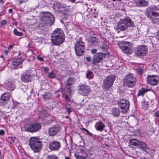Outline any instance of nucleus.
<instances>
[{
    "instance_id": "1",
    "label": "nucleus",
    "mask_w": 159,
    "mask_h": 159,
    "mask_svg": "<svg viewBox=\"0 0 159 159\" xmlns=\"http://www.w3.org/2000/svg\"><path fill=\"white\" fill-rule=\"evenodd\" d=\"M40 20L36 23V28L38 30H44L47 25H52L54 22V16L51 12H42L40 14Z\"/></svg>"
},
{
    "instance_id": "2",
    "label": "nucleus",
    "mask_w": 159,
    "mask_h": 159,
    "mask_svg": "<svg viewBox=\"0 0 159 159\" xmlns=\"http://www.w3.org/2000/svg\"><path fill=\"white\" fill-rule=\"evenodd\" d=\"M65 40L64 35L60 29L55 30L51 36V42L52 45H59Z\"/></svg>"
},
{
    "instance_id": "3",
    "label": "nucleus",
    "mask_w": 159,
    "mask_h": 159,
    "mask_svg": "<svg viewBox=\"0 0 159 159\" xmlns=\"http://www.w3.org/2000/svg\"><path fill=\"white\" fill-rule=\"evenodd\" d=\"M134 23L128 17L124 19H120L118 22L116 30L118 31H123L127 29L128 27L133 26Z\"/></svg>"
},
{
    "instance_id": "4",
    "label": "nucleus",
    "mask_w": 159,
    "mask_h": 159,
    "mask_svg": "<svg viewBox=\"0 0 159 159\" xmlns=\"http://www.w3.org/2000/svg\"><path fill=\"white\" fill-rule=\"evenodd\" d=\"M30 148L35 152H39L41 150L42 145L40 139L37 137H31L29 141Z\"/></svg>"
},
{
    "instance_id": "5",
    "label": "nucleus",
    "mask_w": 159,
    "mask_h": 159,
    "mask_svg": "<svg viewBox=\"0 0 159 159\" xmlns=\"http://www.w3.org/2000/svg\"><path fill=\"white\" fill-rule=\"evenodd\" d=\"M136 79L131 73L127 74L123 80V85L128 88H132L136 84Z\"/></svg>"
},
{
    "instance_id": "6",
    "label": "nucleus",
    "mask_w": 159,
    "mask_h": 159,
    "mask_svg": "<svg viewBox=\"0 0 159 159\" xmlns=\"http://www.w3.org/2000/svg\"><path fill=\"white\" fill-rule=\"evenodd\" d=\"M83 38L82 37L79 39L76 42L75 49L76 55L79 56L83 55L85 50V43L82 41Z\"/></svg>"
},
{
    "instance_id": "7",
    "label": "nucleus",
    "mask_w": 159,
    "mask_h": 159,
    "mask_svg": "<svg viewBox=\"0 0 159 159\" xmlns=\"http://www.w3.org/2000/svg\"><path fill=\"white\" fill-rule=\"evenodd\" d=\"M116 79V77L113 75H110L108 76L104 80L102 85L103 89L108 91L112 87Z\"/></svg>"
},
{
    "instance_id": "8",
    "label": "nucleus",
    "mask_w": 159,
    "mask_h": 159,
    "mask_svg": "<svg viewBox=\"0 0 159 159\" xmlns=\"http://www.w3.org/2000/svg\"><path fill=\"white\" fill-rule=\"evenodd\" d=\"M15 53L18 54V55L15 57L12 61L11 68L14 69L21 68L22 65L21 64L24 61V59L22 58L20 52H16Z\"/></svg>"
},
{
    "instance_id": "9",
    "label": "nucleus",
    "mask_w": 159,
    "mask_h": 159,
    "mask_svg": "<svg viewBox=\"0 0 159 159\" xmlns=\"http://www.w3.org/2000/svg\"><path fill=\"white\" fill-rule=\"evenodd\" d=\"M145 12L148 17H151L152 16H159V7L155 5H151L146 9Z\"/></svg>"
},
{
    "instance_id": "10",
    "label": "nucleus",
    "mask_w": 159,
    "mask_h": 159,
    "mask_svg": "<svg viewBox=\"0 0 159 159\" xmlns=\"http://www.w3.org/2000/svg\"><path fill=\"white\" fill-rule=\"evenodd\" d=\"M148 52V48L145 45H141L135 48L134 55L135 56L141 57L146 56Z\"/></svg>"
},
{
    "instance_id": "11",
    "label": "nucleus",
    "mask_w": 159,
    "mask_h": 159,
    "mask_svg": "<svg viewBox=\"0 0 159 159\" xmlns=\"http://www.w3.org/2000/svg\"><path fill=\"white\" fill-rule=\"evenodd\" d=\"M24 128L26 131L33 133L40 129L41 128V125L39 122H36L33 124L27 123L24 125Z\"/></svg>"
},
{
    "instance_id": "12",
    "label": "nucleus",
    "mask_w": 159,
    "mask_h": 159,
    "mask_svg": "<svg viewBox=\"0 0 159 159\" xmlns=\"http://www.w3.org/2000/svg\"><path fill=\"white\" fill-rule=\"evenodd\" d=\"M34 76V74L33 73L32 70H28L22 74L21 77L23 82L27 83L31 82Z\"/></svg>"
},
{
    "instance_id": "13",
    "label": "nucleus",
    "mask_w": 159,
    "mask_h": 159,
    "mask_svg": "<svg viewBox=\"0 0 159 159\" xmlns=\"http://www.w3.org/2000/svg\"><path fill=\"white\" fill-rule=\"evenodd\" d=\"M78 93L84 96L88 95L91 91L89 86L86 84L80 85L78 86Z\"/></svg>"
},
{
    "instance_id": "14",
    "label": "nucleus",
    "mask_w": 159,
    "mask_h": 159,
    "mask_svg": "<svg viewBox=\"0 0 159 159\" xmlns=\"http://www.w3.org/2000/svg\"><path fill=\"white\" fill-rule=\"evenodd\" d=\"M118 105L124 112H127V111L129 110L130 103L127 99L125 98L120 99L118 102Z\"/></svg>"
},
{
    "instance_id": "15",
    "label": "nucleus",
    "mask_w": 159,
    "mask_h": 159,
    "mask_svg": "<svg viewBox=\"0 0 159 159\" xmlns=\"http://www.w3.org/2000/svg\"><path fill=\"white\" fill-rule=\"evenodd\" d=\"M60 142L57 140H53L49 143L48 148L52 151H58L61 147Z\"/></svg>"
},
{
    "instance_id": "16",
    "label": "nucleus",
    "mask_w": 159,
    "mask_h": 159,
    "mask_svg": "<svg viewBox=\"0 0 159 159\" xmlns=\"http://www.w3.org/2000/svg\"><path fill=\"white\" fill-rule=\"evenodd\" d=\"M159 81V77L157 75H148L147 77V83L152 86H155L157 84Z\"/></svg>"
},
{
    "instance_id": "17",
    "label": "nucleus",
    "mask_w": 159,
    "mask_h": 159,
    "mask_svg": "<svg viewBox=\"0 0 159 159\" xmlns=\"http://www.w3.org/2000/svg\"><path fill=\"white\" fill-rule=\"evenodd\" d=\"M105 55V54L102 52H99L94 55L92 58V63L94 65H96L97 63L101 62Z\"/></svg>"
},
{
    "instance_id": "18",
    "label": "nucleus",
    "mask_w": 159,
    "mask_h": 159,
    "mask_svg": "<svg viewBox=\"0 0 159 159\" xmlns=\"http://www.w3.org/2000/svg\"><path fill=\"white\" fill-rule=\"evenodd\" d=\"M125 44L121 47V50L124 53L131 54L132 53V44L130 42H126Z\"/></svg>"
},
{
    "instance_id": "19",
    "label": "nucleus",
    "mask_w": 159,
    "mask_h": 159,
    "mask_svg": "<svg viewBox=\"0 0 159 159\" xmlns=\"http://www.w3.org/2000/svg\"><path fill=\"white\" fill-rule=\"evenodd\" d=\"M60 125L57 124L55 125L48 129V134L50 136H54L60 131Z\"/></svg>"
},
{
    "instance_id": "20",
    "label": "nucleus",
    "mask_w": 159,
    "mask_h": 159,
    "mask_svg": "<svg viewBox=\"0 0 159 159\" xmlns=\"http://www.w3.org/2000/svg\"><path fill=\"white\" fill-rule=\"evenodd\" d=\"M98 39L95 34L90 35L88 39L89 45L91 46H96L98 43Z\"/></svg>"
},
{
    "instance_id": "21",
    "label": "nucleus",
    "mask_w": 159,
    "mask_h": 159,
    "mask_svg": "<svg viewBox=\"0 0 159 159\" xmlns=\"http://www.w3.org/2000/svg\"><path fill=\"white\" fill-rule=\"evenodd\" d=\"M134 3L136 6L144 7L148 6V3L145 0H134Z\"/></svg>"
},
{
    "instance_id": "22",
    "label": "nucleus",
    "mask_w": 159,
    "mask_h": 159,
    "mask_svg": "<svg viewBox=\"0 0 159 159\" xmlns=\"http://www.w3.org/2000/svg\"><path fill=\"white\" fill-rule=\"evenodd\" d=\"M96 129L98 131H102L105 127V124L101 121L97 122L95 125Z\"/></svg>"
},
{
    "instance_id": "23",
    "label": "nucleus",
    "mask_w": 159,
    "mask_h": 159,
    "mask_svg": "<svg viewBox=\"0 0 159 159\" xmlns=\"http://www.w3.org/2000/svg\"><path fill=\"white\" fill-rule=\"evenodd\" d=\"M109 43L108 41H104L102 46L100 47L101 50L104 52H107L109 48Z\"/></svg>"
},
{
    "instance_id": "24",
    "label": "nucleus",
    "mask_w": 159,
    "mask_h": 159,
    "mask_svg": "<svg viewBox=\"0 0 159 159\" xmlns=\"http://www.w3.org/2000/svg\"><path fill=\"white\" fill-rule=\"evenodd\" d=\"M75 80L73 78H69L65 82V84L66 86H71L75 82Z\"/></svg>"
},
{
    "instance_id": "25",
    "label": "nucleus",
    "mask_w": 159,
    "mask_h": 159,
    "mask_svg": "<svg viewBox=\"0 0 159 159\" xmlns=\"http://www.w3.org/2000/svg\"><path fill=\"white\" fill-rule=\"evenodd\" d=\"M139 141L134 139H131L129 140V144L130 146H136L139 144Z\"/></svg>"
},
{
    "instance_id": "26",
    "label": "nucleus",
    "mask_w": 159,
    "mask_h": 159,
    "mask_svg": "<svg viewBox=\"0 0 159 159\" xmlns=\"http://www.w3.org/2000/svg\"><path fill=\"white\" fill-rule=\"evenodd\" d=\"M137 67L136 70L137 73L140 75H142L144 71L143 70L144 67L143 65L141 64L140 66H137Z\"/></svg>"
},
{
    "instance_id": "27",
    "label": "nucleus",
    "mask_w": 159,
    "mask_h": 159,
    "mask_svg": "<svg viewBox=\"0 0 159 159\" xmlns=\"http://www.w3.org/2000/svg\"><path fill=\"white\" fill-rule=\"evenodd\" d=\"M11 96V94L10 93L5 92L1 95V97L9 101Z\"/></svg>"
},
{
    "instance_id": "28",
    "label": "nucleus",
    "mask_w": 159,
    "mask_h": 159,
    "mask_svg": "<svg viewBox=\"0 0 159 159\" xmlns=\"http://www.w3.org/2000/svg\"><path fill=\"white\" fill-rule=\"evenodd\" d=\"M74 156L77 159H86L87 154L86 153H84L83 154L82 156H81L78 154L75 153Z\"/></svg>"
},
{
    "instance_id": "29",
    "label": "nucleus",
    "mask_w": 159,
    "mask_h": 159,
    "mask_svg": "<svg viewBox=\"0 0 159 159\" xmlns=\"http://www.w3.org/2000/svg\"><path fill=\"white\" fill-rule=\"evenodd\" d=\"M158 16H152L151 17H148L151 20V21L154 24H159V19L157 17Z\"/></svg>"
},
{
    "instance_id": "30",
    "label": "nucleus",
    "mask_w": 159,
    "mask_h": 159,
    "mask_svg": "<svg viewBox=\"0 0 159 159\" xmlns=\"http://www.w3.org/2000/svg\"><path fill=\"white\" fill-rule=\"evenodd\" d=\"M57 75L56 72L54 70H52L51 71L48 73V77L51 79L54 78Z\"/></svg>"
},
{
    "instance_id": "31",
    "label": "nucleus",
    "mask_w": 159,
    "mask_h": 159,
    "mask_svg": "<svg viewBox=\"0 0 159 159\" xmlns=\"http://www.w3.org/2000/svg\"><path fill=\"white\" fill-rule=\"evenodd\" d=\"M112 113L114 116L117 117L119 115L120 111L118 108H113L112 110Z\"/></svg>"
},
{
    "instance_id": "32",
    "label": "nucleus",
    "mask_w": 159,
    "mask_h": 159,
    "mask_svg": "<svg viewBox=\"0 0 159 159\" xmlns=\"http://www.w3.org/2000/svg\"><path fill=\"white\" fill-rule=\"evenodd\" d=\"M86 78L89 80L92 79L94 77V75L92 72L88 70L86 74Z\"/></svg>"
},
{
    "instance_id": "33",
    "label": "nucleus",
    "mask_w": 159,
    "mask_h": 159,
    "mask_svg": "<svg viewBox=\"0 0 159 159\" xmlns=\"http://www.w3.org/2000/svg\"><path fill=\"white\" fill-rule=\"evenodd\" d=\"M138 145L141 148L143 149H147L148 148L147 145L144 142L139 141Z\"/></svg>"
},
{
    "instance_id": "34",
    "label": "nucleus",
    "mask_w": 159,
    "mask_h": 159,
    "mask_svg": "<svg viewBox=\"0 0 159 159\" xmlns=\"http://www.w3.org/2000/svg\"><path fill=\"white\" fill-rule=\"evenodd\" d=\"M43 98L45 100H49L51 98V95L49 93H45L43 95Z\"/></svg>"
},
{
    "instance_id": "35",
    "label": "nucleus",
    "mask_w": 159,
    "mask_h": 159,
    "mask_svg": "<svg viewBox=\"0 0 159 159\" xmlns=\"http://www.w3.org/2000/svg\"><path fill=\"white\" fill-rule=\"evenodd\" d=\"M148 90L144 88H142L139 90L138 92L137 96L139 97L141 95H143V94L146 92L148 91Z\"/></svg>"
},
{
    "instance_id": "36",
    "label": "nucleus",
    "mask_w": 159,
    "mask_h": 159,
    "mask_svg": "<svg viewBox=\"0 0 159 159\" xmlns=\"http://www.w3.org/2000/svg\"><path fill=\"white\" fill-rule=\"evenodd\" d=\"M9 101L1 97L0 98V105L1 106H5L8 102Z\"/></svg>"
},
{
    "instance_id": "37",
    "label": "nucleus",
    "mask_w": 159,
    "mask_h": 159,
    "mask_svg": "<svg viewBox=\"0 0 159 159\" xmlns=\"http://www.w3.org/2000/svg\"><path fill=\"white\" fill-rule=\"evenodd\" d=\"M56 96L57 98H59L61 94H63V89H60L57 90L55 93Z\"/></svg>"
},
{
    "instance_id": "38",
    "label": "nucleus",
    "mask_w": 159,
    "mask_h": 159,
    "mask_svg": "<svg viewBox=\"0 0 159 159\" xmlns=\"http://www.w3.org/2000/svg\"><path fill=\"white\" fill-rule=\"evenodd\" d=\"M47 159H59L55 154H51L47 156Z\"/></svg>"
},
{
    "instance_id": "39",
    "label": "nucleus",
    "mask_w": 159,
    "mask_h": 159,
    "mask_svg": "<svg viewBox=\"0 0 159 159\" xmlns=\"http://www.w3.org/2000/svg\"><path fill=\"white\" fill-rule=\"evenodd\" d=\"M13 33L15 35L17 36H20L23 35L22 32L18 31L16 29H14Z\"/></svg>"
},
{
    "instance_id": "40",
    "label": "nucleus",
    "mask_w": 159,
    "mask_h": 159,
    "mask_svg": "<svg viewBox=\"0 0 159 159\" xmlns=\"http://www.w3.org/2000/svg\"><path fill=\"white\" fill-rule=\"evenodd\" d=\"M10 84L9 82H8V86L7 87V89L11 91H12L14 90V84H12L11 85V86H9V85Z\"/></svg>"
},
{
    "instance_id": "41",
    "label": "nucleus",
    "mask_w": 159,
    "mask_h": 159,
    "mask_svg": "<svg viewBox=\"0 0 159 159\" xmlns=\"http://www.w3.org/2000/svg\"><path fill=\"white\" fill-rule=\"evenodd\" d=\"M86 148L85 147H82L81 148H80V152L82 153L83 154L84 153H86Z\"/></svg>"
},
{
    "instance_id": "42",
    "label": "nucleus",
    "mask_w": 159,
    "mask_h": 159,
    "mask_svg": "<svg viewBox=\"0 0 159 159\" xmlns=\"http://www.w3.org/2000/svg\"><path fill=\"white\" fill-rule=\"evenodd\" d=\"M43 71L45 73H48L49 68L48 67H43Z\"/></svg>"
},
{
    "instance_id": "43",
    "label": "nucleus",
    "mask_w": 159,
    "mask_h": 159,
    "mask_svg": "<svg viewBox=\"0 0 159 159\" xmlns=\"http://www.w3.org/2000/svg\"><path fill=\"white\" fill-rule=\"evenodd\" d=\"M65 99L66 101L68 102H70L71 101L70 96L67 94L65 95Z\"/></svg>"
},
{
    "instance_id": "44",
    "label": "nucleus",
    "mask_w": 159,
    "mask_h": 159,
    "mask_svg": "<svg viewBox=\"0 0 159 159\" xmlns=\"http://www.w3.org/2000/svg\"><path fill=\"white\" fill-rule=\"evenodd\" d=\"M7 21L5 20H3L1 22V25L2 26H4L7 23Z\"/></svg>"
},
{
    "instance_id": "45",
    "label": "nucleus",
    "mask_w": 159,
    "mask_h": 159,
    "mask_svg": "<svg viewBox=\"0 0 159 159\" xmlns=\"http://www.w3.org/2000/svg\"><path fill=\"white\" fill-rule=\"evenodd\" d=\"M154 116H155L156 117H159V110L156 111L154 114Z\"/></svg>"
},
{
    "instance_id": "46",
    "label": "nucleus",
    "mask_w": 159,
    "mask_h": 159,
    "mask_svg": "<svg viewBox=\"0 0 159 159\" xmlns=\"http://www.w3.org/2000/svg\"><path fill=\"white\" fill-rule=\"evenodd\" d=\"M37 58L38 60L40 61H43V59L42 57L38 56L37 57Z\"/></svg>"
},
{
    "instance_id": "47",
    "label": "nucleus",
    "mask_w": 159,
    "mask_h": 159,
    "mask_svg": "<svg viewBox=\"0 0 159 159\" xmlns=\"http://www.w3.org/2000/svg\"><path fill=\"white\" fill-rule=\"evenodd\" d=\"M91 52L93 54H94L97 52V50L96 49H93L91 51Z\"/></svg>"
},
{
    "instance_id": "48",
    "label": "nucleus",
    "mask_w": 159,
    "mask_h": 159,
    "mask_svg": "<svg viewBox=\"0 0 159 159\" xmlns=\"http://www.w3.org/2000/svg\"><path fill=\"white\" fill-rule=\"evenodd\" d=\"M66 109L67 110V112L69 114H70V113L72 111L71 108H66Z\"/></svg>"
},
{
    "instance_id": "49",
    "label": "nucleus",
    "mask_w": 159,
    "mask_h": 159,
    "mask_svg": "<svg viewBox=\"0 0 159 159\" xmlns=\"http://www.w3.org/2000/svg\"><path fill=\"white\" fill-rule=\"evenodd\" d=\"M5 134V131L4 130L1 129L0 130V135H3Z\"/></svg>"
},
{
    "instance_id": "50",
    "label": "nucleus",
    "mask_w": 159,
    "mask_h": 159,
    "mask_svg": "<svg viewBox=\"0 0 159 159\" xmlns=\"http://www.w3.org/2000/svg\"><path fill=\"white\" fill-rule=\"evenodd\" d=\"M91 58L90 57H86V60L88 62H90L91 61Z\"/></svg>"
},
{
    "instance_id": "51",
    "label": "nucleus",
    "mask_w": 159,
    "mask_h": 159,
    "mask_svg": "<svg viewBox=\"0 0 159 159\" xmlns=\"http://www.w3.org/2000/svg\"><path fill=\"white\" fill-rule=\"evenodd\" d=\"M8 53V51L7 50H5L4 52V53L5 55H7Z\"/></svg>"
},
{
    "instance_id": "52",
    "label": "nucleus",
    "mask_w": 159,
    "mask_h": 159,
    "mask_svg": "<svg viewBox=\"0 0 159 159\" xmlns=\"http://www.w3.org/2000/svg\"><path fill=\"white\" fill-rule=\"evenodd\" d=\"M85 131H86L89 135H92V134L90 133L87 129L85 130Z\"/></svg>"
},
{
    "instance_id": "53",
    "label": "nucleus",
    "mask_w": 159,
    "mask_h": 159,
    "mask_svg": "<svg viewBox=\"0 0 159 159\" xmlns=\"http://www.w3.org/2000/svg\"><path fill=\"white\" fill-rule=\"evenodd\" d=\"M13 12V10L11 8L9 9L8 10V12L10 13H11Z\"/></svg>"
},
{
    "instance_id": "54",
    "label": "nucleus",
    "mask_w": 159,
    "mask_h": 159,
    "mask_svg": "<svg viewBox=\"0 0 159 159\" xmlns=\"http://www.w3.org/2000/svg\"><path fill=\"white\" fill-rule=\"evenodd\" d=\"M13 47V45H10L8 47V49L10 50Z\"/></svg>"
},
{
    "instance_id": "55",
    "label": "nucleus",
    "mask_w": 159,
    "mask_h": 159,
    "mask_svg": "<svg viewBox=\"0 0 159 159\" xmlns=\"http://www.w3.org/2000/svg\"><path fill=\"white\" fill-rule=\"evenodd\" d=\"M5 0H0V3H2L4 2Z\"/></svg>"
},
{
    "instance_id": "56",
    "label": "nucleus",
    "mask_w": 159,
    "mask_h": 159,
    "mask_svg": "<svg viewBox=\"0 0 159 159\" xmlns=\"http://www.w3.org/2000/svg\"><path fill=\"white\" fill-rule=\"evenodd\" d=\"M65 159H70L68 157H66L65 158Z\"/></svg>"
},
{
    "instance_id": "57",
    "label": "nucleus",
    "mask_w": 159,
    "mask_h": 159,
    "mask_svg": "<svg viewBox=\"0 0 159 159\" xmlns=\"http://www.w3.org/2000/svg\"><path fill=\"white\" fill-rule=\"evenodd\" d=\"M3 15V14L2 13V12H0V16H1Z\"/></svg>"
},
{
    "instance_id": "58",
    "label": "nucleus",
    "mask_w": 159,
    "mask_h": 159,
    "mask_svg": "<svg viewBox=\"0 0 159 159\" xmlns=\"http://www.w3.org/2000/svg\"><path fill=\"white\" fill-rule=\"evenodd\" d=\"M83 130H84L85 131V130H87V129H85V128H83Z\"/></svg>"
},
{
    "instance_id": "59",
    "label": "nucleus",
    "mask_w": 159,
    "mask_h": 159,
    "mask_svg": "<svg viewBox=\"0 0 159 159\" xmlns=\"http://www.w3.org/2000/svg\"><path fill=\"white\" fill-rule=\"evenodd\" d=\"M69 116H65V118H69Z\"/></svg>"
},
{
    "instance_id": "60",
    "label": "nucleus",
    "mask_w": 159,
    "mask_h": 159,
    "mask_svg": "<svg viewBox=\"0 0 159 159\" xmlns=\"http://www.w3.org/2000/svg\"><path fill=\"white\" fill-rule=\"evenodd\" d=\"M117 1H121V0H117Z\"/></svg>"
},
{
    "instance_id": "61",
    "label": "nucleus",
    "mask_w": 159,
    "mask_h": 159,
    "mask_svg": "<svg viewBox=\"0 0 159 159\" xmlns=\"http://www.w3.org/2000/svg\"><path fill=\"white\" fill-rule=\"evenodd\" d=\"M113 1H115L116 0H112Z\"/></svg>"
},
{
    "instance_id": "62",
    "label": "nucleus",
    "mask_w": 159,
    "mask_h": 159,
    "mask_svg": "<svg viewBox=\"0 0 159 159\" xmlns=\"http://www.w3.org/2000/svg\"><path fill=\"white\" fill-rule=\"evenodd\" d=\"M12 142L14 143V140H12Z\"/></svg>"
},
{
    "instance_id": "63",
    "label": "nucleus",
    "mask_w": 159,
    "mask_h": 159,
    "mask_svg": "<svg viewBox=\"0 0 159 159\" xmlns=\"http://www.w3.org/2000/svg\"><path fill=\"white\" fill-rule=\"evenodd\" d=\"M126 1H129L130 0H125Z\"/></svg>"
},
{
    "instance_id": "64",
    "label": "nucleus",
    "mask_w": 159,
    "mask_h": 159,
    "mask_svg": "<svg viewBox=\"0 0 159 159\" xmlns=\"http://www.w3.org/2000/svg\"><path fill=\"white\" fill-rule=\"evenodd\" d=\"M73 1H75V0H73Z\"/></svg>"
}]
</instances>
